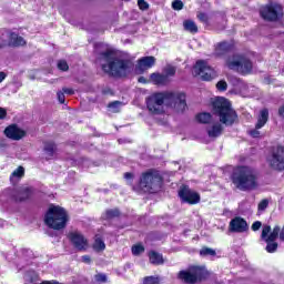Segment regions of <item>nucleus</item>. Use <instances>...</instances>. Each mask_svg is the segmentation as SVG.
Returning a JSON list of instances; mask_svg holds the SVG:
<instances>
[{
  "label": "nucleus",
  "instance_id": "obj_1",
  "mask_svg": "<svg viewBox=\"0 0 284 284\" xmlns=\"http://www.w3.org/2000/svg\"><path fill=\"white\" fill-rule=\"evenodd\" d=\"M100 61H104L101 64V70L109 77L115 79H128V75L134 70V61L130 58L123 59L116 57V50L106 49L99 53Z\"/></svg>",
  "mask_w": 284,
  "mask_h": 284
},
{
  "label": "nucleus",
  "instance_id": "obj_2",
  "mask_svg": "<svg viewBox=\"0 0 284 284\" xmlns=\"http://www.w3.org/2000/svg\"><path fill=\"white\" fill-rule=\"evenodd\" d=\"M184 92L165 91L154 93L153 98L146 100V108L152 114H163L161 105L166 103L170 108H174L178 112L187 110V101Z\"/></svg>",
  "mask_w": 284,
  "mask_h": 284
},
{
  "label": "nucleus",
  "instance_id": "obj_3",
  "mask_svg": "<svg viewBox=\"0 0 284 284\" xmlns=\"http://www.w3.org/2000/svg\"><path fill=\"white\" fill-rule=\"evenodd\" d=\"M164 181L161 171L148 169L141 173L138 185L133 186V190L142 194H159L163 190Z\"/></svg>",
  "mask_w": 284,
  "mask_h": 284
},
{
  "label": "nucleus",
  "instance_id": "obj_4",
  "mask_svg": "<svg viewBox=\"0 0 284 284\" xmlns=\"http://www.w3.org/2000/svg\"><path fill=\"white\" fill-rule=\"evenodd\" d=\"M231 181L241 192H252V190H256L258 186L254 169L245 165L236 166L233 170Z\"/></svg>",
  "mask_w": 284,
  "mask_h": 284
},
{
  "label": "nucleus",
  "instance_id": "obj_5",
  "mask_svg": "<svg viewBox=\"0 0 284 284\" xmlns=\"http://www.w3.org/2000/svg\"><path fill=\"white\" fill-rule=\"evenodd\" d=\"M70 223V213L63 206L50 204L44 213V224L49 230L63 232Z\"/></svg>",
  "mask_w": 284,
  "mask_h": 284
},
{
  "label": "nucleus",
  "instance_id": "obj_6",
  "mask_svg": "<svg viewBox=\"0 0 284 284\" xmlns=\"http://www.w3.org/2000/svg\"><path fill=\"white\" fill-rule=\"evenodd\" d=\"M212 108L213 114H215V116H219L220 122L223 123V125L230 126L239 121V114L232 108V103L229 102L227 99L216 98L212 102Z\"/></svg>",
  "mask_w": 284,
  "mask_h": 284
},
{
  "label": "nucleus",
  "instance_id": "obj_7",
  "mask_svg": "<svg viewBox=\"0 0 284 284\" xmlns=\"http://www.w3.org/2000/svg\"><path fill=\"white\" fill-rule=\"evenodd\" d=\"M210 278V271L203 265H191L178 273V281L184 284L203 283Z\"/></svg>",
  "mask_w": 284,
  "mask_h": 284
},
{
  "label": "nucleus",
  "instance_id": "obj_8",
  "mask_svg": "<svg viewBox=\"0 0 284 284\" xmlns=\"http://www.w3.org/2000/svg\"><path fill=\"white\" fill-rule=\"evenodd\" d=\"M258 14L266 23H284V7L280 2L271 1L263 4Z\"/></svg>",
  "mask_w": 284,
  "mask_h": 284
},
{
  "label": "nucleus",
  "instance_id": "obj_9",
  "mask_svg": "<svg viewBox=\"0 0 284 284\" xmlns=\"http://www.w3.org/2000/svg\"><path fill=\"white\" fill-rule=\"evenodd\" d=\"M235 60L226 61V67L229 70H235L242 77H247V74H252L254 70V63L247 55L245 54H236L234 55Z\"/></svg>",
  "mask_w": 284,
  "mask_h": 284
},
{
  "label": "nucleus",
  "instance_id": "obj_10",
  "mask_svg": "<svg viewBox=\"0 0 284 284\" xmlns=\"http://www.w3.org/2000/svg\"><path fill=\"white\" fill-rule=\"evenodd\" d=\"M178 196L181 203H187V205H199L201 203V194L190 189V185L182 184L178 191Z\"/></svg>",
  "mask_w": 284,
  "mask_h": 284
},
{
  "label": "nucleus",
  "instance_id": "obj_11",
  "mask_svg": "<svg viewBox=\"0 0 284 284\" xmlns=\"http://www.w3.org/2000/svg\"><path fill=\"white\" fill-rule=\"evenodd\" d=\"M267 162L272 170L277 172H283L284 170V146L277 145L273 146L271 150V155L267 158Z\"/></svg>",
  "mask_w": 284,
  "mask_h": 284
},
{
  "label": "nucleus",
  "instance_id": "obj_12",
  "mask_svg": "<svg viewBox=\"0 0 284 284\" xmlns=\"http://www.w3.org/2000/svg\"><path fill=\"white\" fill-rule=\"evenodd\" d=\"M194 70L201 77L202 81H213V79H216L217 77L216 70L207 65V62L204 60H197Z\"/></svg>",
  "mask_w": 284,
  "mask_h": 284
},
{
  "label": "nucleus",
  "instance_id": "obj_13",
  "mask_svg": "<svg viewBox=\"0 0 284 284\" xmlns=\"http://www.w3.org/2000/svg\"><path fill=\"white\" fill-rule=\"evenodd\" d=\"M33 194L34 191L32 190V187L19 186L11 190L10 199L11 201H13V203H26V201H30L32 199Z\"/></svg>",
  "mask_w": 284,
  "mask_h": 284
},
{
  "label": "nucleus",
  "instance_id": "obj_14",
  "mask_svg": "<svg viewBox=\"0 0 284 284\" xmlns=\"http://www.w3.org/2000/svg\"><path fill=\"white\" fill-rule=\"evenodd\" d=\"M67 239H69L70 243L79 252H85V250H88L89 242L83 233L79 231L69 232Z\"/></svg>",
  "mask_w": 284,
  "mask_h": 284
},
{
  "label": "nucleus",
  "instance_id": "obj_15",
  "mask_svg": "<svg viewBox=\"0 0 284 284\" xmlns=\"http://www.w3.org/2000/svg\"><path fill=\"white\" fill-rule=\"evenodd\" d=\"M229 231L233 234H243L250 232V224H247L246 219L235 216L229 223Z\"/></svg>",
  "mask_w": 284,
  "mask_h": 284
},
{
  "label": "nucleus",
  "instance_id": "obj_16",
  "mask_svg": "<svg viewBox=\"0 0 284 284\" xmlns=\"http://www.w3.org/2000/svg\"><path fill=\"white\" fill-rule=\"evenodd\" d=\"M28 133L26 130L19 128V124H10L4 129V136L11 141H21Z\"/></svg>",
  "mask_w": 284,
  "mask_h": 284
},
{
  "label": "nucleus",
  "instance_id": "obj_17",
  "mask_svg": "<svg viewBox=\"0 0 284 284\" xmlns=\"http://www.w3.org/2000/svg\"><path fill=\"white\" fill-rule=\"evenodd\" d=\"M234 50H236V44L234 43V41L227 42V41H221L217 42L214 45V57H225V54H230V52H234Z\"/></svg>",
  "mask_w": 284,
  "mask_h": 284
},
{
  "label": "nucleus",
  "instance_id": "obj_18",
  "mask_svg": "<svg viewBox=\"0 0 284 284\" xmlns=\"http://www.w3.org/2000/svg\"><path fill=\"white\" fill-rule=\"evenodd\" d=\"M278 236H281V226L278 225L274 226L273 231H272V226L270 225L263 226L261 239L265 243L276 242V239H278Z\"/></svg>",
  "mask_w": 284,
  "mask_h": 284
},
{
  "label": "nucleus",
  "instance_id": "obj_19",
  "mask_svg": "<svg viewBox=\"0 0 284 284\" xmlns=\"http://www.w3.org/2000/svg\"><path fill=\"white\" fill-rule=\"evenodd\" d=\"M278 236H281V226L278 225L274 226L273 231H272V226L270 225L263 226L261 239L265 243L276 242V239H278Z\"/></svg>",
  "mask_w": 284,
  "mask_h": 284
},
{
  "label": "nucleus",
  "instance_id": "obj_20",
  "mask_svg": "<svg viewBox=\"0 0 284 284\" xmlns=\"http://www.w3.org/2000/svg\"><path fill=\"white\" fill-rule=\"evenodd\" d=\"M6 32L8 34V43L12 48H23V47L28 45V42L26 41V39H23V37L19 36V33L11 31V30H6Z\"/></svg>",
  "mask_w": 284,
  "mask_h": 284
},
{
  "label": "nucleus",
  "instance_id": "obj_21",
  "mask_svg": "<svg viewBox=\"0 0 284 284\" xmlns=\"http://www.w3.org/2000/svg\"><path fill=\"white\" fill-rule=\"evenodd\" d=\"M156 58H154L153 55L142 57L138 60L136 70H139L140 74H143V72L150 70V68H154Z\"/></svg>",
  "mask_w": 284,
  "mask_h": 284
},
{
  "label": "nucleus",
  "instance_id": "obj_22",
  "mask_svg": "<svg viewBox=\"0 0 284 284\" xmlns=\"http://www.w3.org/2000/svg\"><path fill=\"white\" fill-rule=\"evenodd\" d=\"M150 81L153 85H168V83H170L168 75L159 72L151 73Z\"/></svg>",
  "mask_w": 284,
  "mask_h": 284
},
{
  "label": "nucleus",
  "instance_id": "obj_23",
  "mask_svg": "<svg viewBox=\"0 0 284 284\" xmlns=\"http://www.w3.org/2000/svg\"><path fill=\"white\" fill-rule=\"evenodd\" d=\"M270 121V110L262 109L260 111V115L257 116V122L255 124L256 130H261V128H265V124Z\"/></svg>",
  "mask_w": 284,
  "mask_h": 284
},
{
  "label": "nucleus",
  "instance_id": "obj_24",
  "mask_svg": "<svg viewBox=\"0 0 284 284\" xmlns=\"http://www.w3.org/2000/svg\"><path fill=\"white\" fill-rule=\"evenodd\" d=\"M148 257L151 265H163V263H165V260L163 258V254L154 250L149 251Z\"/></svg>",
  "mask_w": 284,
  "mask_h": 284
},
{
  "label": "nucleus",
  "instance_id": "obj_25",
  "mask_svg": "<svg viewBox=\"0 0 284 284\" xmlns=\"http://www.w3.org/2000/svg\"><path fill=\"white\" fill-rule=\"evenodd\" d=\"M183 28L186 32H190L191 34L199 33V26H196V22H194V20H190V19L184 20Z\"/></svg>",
  "mask_w": 284,
  "mask_h": 284
},
{
  "label": "nucleus",
  "instance_id": "obj_26",
  "mask_svg": "<svg viewBox=\"0 0 284 284\" xmlns=\"http://www.w3.org/2000/svg\"><path fill=\"white\" fill-rule=\"evenodd\" d=\"M92 248L94 252H104L105 251V242L103 241V237H101L99 234L94 236V242L92 244Z\"/></svg>",
  "mask_w": 284,
  "mask_h": 284
},
{
  "label": "nucleus",
  "instance_id": "obj_27",
  "mask_svg": "<svg viewBox=\"0 0 284 284\" xmlns=\"http://www.w3.org/2000/svg\"><path fill=\"white\" fill-rule=\"evenodd\" d=\"M119 217H121V210L119 209H108L103 214L104 221H112V219Z\"/></svg>",
  "mask_w": 284,
  "mask_h": 284
},
{
  "label": "nucleus",
  "instance_id": "obj_28",
  "mask_svg": "<svg viewBox=\"0 0 284 284\" xmlns=\"http://www.w3.org/2000/svg\"><path fill=\"white\" fill-rule=\"evenodd\" d=\"M209 136L216 139L217 136H221L223 134V125L221 124H214L212 126V130L207 131Z\"/></svg>",
  "mask_w": 284,
  "mask_h": 284
},
{
  "label": "nucleus",
  "instance_id": "obj_29",
  "mask_svg": "<svg viewBox=\"0 0 284 284\" xmlns=\"http://www.w3.org/2000/svg\"><path fill=\"white\" fill-rule=\"evenodd\" d=\"M195 119H196L197 123L207 124V123H210V121H212V114L207 113V112L197 113L195 115Z\"/></svg>",
  "mask_w": 284,
  "mask_h": 284
},
{
  "label": "nucleus",
  "instance_id": "obj_30",
  "mask_svg": "<svg viewBox=\"0 0 284 284\" xmlns=\"http://www.w3.org/2000/svg\"><path fill=\"white\" fill-rule=\"evenodd\" d=\"M44 152H47L49 156H54V152H57V144L53 141L44 142Z\"/></svg>",
  "mask_w": 284,
  "mask_h": 284
},
{
  "label": "nucleus",
  "instance_id": "obj_31",
  "mask_svg": "<svg viewBox=\"0 0 284 284\" xmlns=\"http://www.w3.org/2000/svg\"><path fill=\"white\" fill-rule=\"evenodd\" d=\"M26 176V169L23 166H18L10 175V179H23Z\"/></svg>",
  "mask_w": 284,
  "mask_h": 284
},
{
  "label": "nucleus",
  "instance_id": "obj_32",
  "mask_svg": "<svg viewBox=\"0 0 284 284\" xmlns=\"http://www.w3.org/2000/svg\"><path fill=\"white\" fill-rule=\"evenodd\" d=\"M142 284H161V277L156 275H150L143 277Z\"/></svg>",
  "mask_w": 284,
  "mask_h": 284
},
{
  "label": "nucleus",
  "instance_id": "obj_33",
  "mask_svg": "<svg viewBox=\"0 0 284 284\" xmlns=\"http://www.w3.org/2000/svg\"><path fill=\"white\" fill-rule=\"evenodd\" d=\"M200 256L205 257V256H216V251L214 248H210L207 246H203L200 250Z\"/></svg>",
  "mask_w": 284,
  "mask_h": 284
},
{
  "label": "nucleus",
  "instance_id": "obj_34",
  "mask_svg": "<svg viewBox=\"0 0 284 284\" xmlns=\"http://www.w3.org/2000/svg\"><path fill=\"white\" fill-rule=\"evenodd\" d=\"M131 252L133 256H141V254L145 252V246H143V244H134L131 248Z\"/></svg>",
  "mask_w": 284,
  "mask_h": 284
},
{
  "label": "nucleus",
  "instance_id": "obj_35",
  "mask_svg": "<svg viewBox=\"0 0 284 284\" xmlns=\"http://www.w3.org/2000/svg\"><path fill=\"white\" fill-rule=\"evenodd\" d=\"M266 252L268 254H274L278 250V243L277 242H266Z\"/></svg>",
  "mask_w": 284,
  "mask_h": 284
},
{
  "label": "nucleus",
  "instance_id": "obj_36",
  "mask_svg": "<svg viewBox=\"0 0 284 284\" xmlns=\"http://www.w3.org/2000/svg\"><path fill=\"white\" fill-rule=\"evenodd\" d=\"M196 17L201 23H204V26H210V16H207V13L199 12Z\"/></svg>",
  "mask_w": 284,
  "mask_h": 284
},
{
  "label": "nucleus",
  "instance_id": "obj_37",
  "mask_svg": "<svg viewBox=\"0 0 284 284\" xmlns=\"http://www.w3.org/2000/svg\"><path fill=\"white\" fill-rule=\"evenodd\" d=\"M57 68L61 72H68V70H70V65L68 64V61H65V60H59Z\"/></svg>",
  "mask_w": 284,
  "mask_h": 284
},
{
  "label": "nucleus",
  "instance_id": "obj_38",
  "mask_svg": "<svg viewBox=\"0 0 284 284\" xmlns=\"http://www.w3.org/2000/svg\"><path fill=\"white\" fill-rule=\"evenodd\" d=\"M27 276L30 283H37L39 281V274H37V272L34 271H29L27 273Z\"/></svg>",
  "mask_w": 284,
  "mask_h": 284
},
{
  "label": "nucleus",
  "instance_id": "obj_39",
  "mask_svg": "<svg viewBox=\"0 0 284 284\" xmlns=\"http://www.w3.org/2000/svg\"><path fill=\"white\" fill-rule=\"evenodd\" d=\"M268 205H270V201H268L267 199H264V200H262V201L258 203L257 210H258L260 212H265V210H267Z\"/></svg>",
  "mask_w": 284,
  "mask_h": 284
},
{
  "label": "nucleus",
  "instance_id": "obj_40",
  "mask_svg": "<svg viewBox=\"0 0 284 284\" xmlns=\"http://www.w3.org/2000/svg\"><path fill=\"white\" fill-rule=\"evenodd\" d=\"M216 88H217L219 92H225V90H227V82L225 80H220L216 83Z\"/></svg>",
  "mask_w": 284,
  "mask_h": 284
},
{
  "label": "nucleus",
  "instance_id": "obj_41",
  "mask_svg": "<svg viewBox=\"0 0 284 284\" xmlns=\"http://www.w3.org/2000/svg\"><path fill=\"white\" fill-rule=\"evenodd\" d=\"M173 10H183V1L181 0H174L172 2Z\"/></svg>",
  "mask_w": 284,
  "mask_h": 284
},
{
  "label": "nucleus",
  "instance_id": "obj_42",
  "mask_svg": "<svg viewBox=\"0 0 284 284\" xmlns=\"http://www.w3.org/2000/svg\"><path fill=\"white\" fill-rule=\"evenodd\" d=\"M95 280L98 281V283H108V276L103 273L97 274Z\"/></svg>",
  "mask_w": 284,
  "mask_h": 284
},
{
  "label": "nucleus",
  "instance_id": "obj_43",
  "mask_svg": "<svg viewBox=\"0 0 284 284\" xmlns=\"http://www.w3.org/2000/svg\"><path fill=\"white\" fill-rule=\"evenodd\" d=\"M138 6L140 10H149L150 4L145 0H138Z\"/></svg>",
  "mask_w": 284,
  "mask_h": 284
},
{
  "label": "nucleus",
  "instance_id": "obj_44",
  "mask_svg": "<svg viewBox=\"0 0 284 284\" xmlns=\"http://www.w3.org/2000/svg\"><path fill=\"white\" fill-rule=\"evenodd\" d=\"M176 74V68L174 67H169L165 70L164 77H174Z\"/></svg>",
  "mask_w": 284,
  "mask_h": 284
},
{
  "label": "nucleus",
  "instance_id": "obj_45",
  "mask_svg": "<svg viewBox=\"0 0 284 284\" xmlns=\"http://www.w3.org/2000/svg\"><path fill=\"white\" fill-rule=\"evenodd\" d=\"M250 136H252V139H260L261 138V131H258V129H253L248 132Z\"/></svg>",
  "mask_w": 284,
  "mask_h": 284
},
{
  "label": "nucleus",
  "instance_id": "obj_46",
  "mask_svg": "<svg viewBox=\"0 0 284 284\" xmlns=\"http://www.w3.org/2000/svg\"><path fill=\"white\" fill-rule=\"evenodd\" d=\"M263 226V223L261 221H255L252 226L251 230L253 232H258V230H261V227Z\"/></svg>",
  "mask_w": 284,
  "mask_h": 284
},
{
  "label": "nucleus",
  "instance_id": "obj_47",
  "mask_svg": "<svg viewBox=\"0 0 284 284\" xmlns=\"http://www.w3.org/2000/svg\"><path fill=\"white\" fill-rule=\"evenodd\" d=\"M57 97H58L59 103L61 104L65 103V93L63 91H58Z\"/></svg>",
  "mask_w": 284,
  "mask_h": 284
},
{
  "label": "nucleus",
  "instance_id": "obj_48",
  "mask_svg": "<svg viewBox=\"0 0 284 284\" xmlns=\"http://www.w3.org/2000/svg\"><path fill=\"white\" fill-rule=\"evenodd\" d=\"M119 105H121V101H113L108 104V108H111L112 110H119Z\"/></svg>",
  "mask_w": 284,
  "mask_h": 284
},
{
  "label": "nucleus",
  "instance_id": "obj_49",
  "mask_svg": "<svg viewBox=\"0 0 284 284\" xmlns=\"http://www.w3.org/2000/svg\"><path fill=\"white\" fill-rule=\"evenodd\" d=\"M82 263H85L87 265H90V263H92V257H90V255H83L82 256Z\"/></svg>",
  "mask_w": 284,
  "mask_h": 284
},
{
  "label": "nucleus",
  "instance_id": "obj_50",
  "mask_svg": "<svg viewBox=\"0 0 284 284\" xmlns=\"http://www.w3.org/2000/svg\"><path fill=\"white\" fill-rule=\"evenodd\" d=\"M62 92L64 94H69L70 97H72V94H74V89H70V88H63Z\"/></svg>",
  "mask_w": 284,
  "mask_h": 284
},
{
  "label": "nucleus",
  "instance_id": "obj_51",
  "mask_svg": "<svg viewBox=\"0 0 284 284\" xmlns=\"http://www.w3.org/2000/svg\"><path fill=\"white\" fill-rule=\"evenodd\" d=\"M8 116V111L3 108H0V120H3Z\"/></svg>",
  "mask_w": 284,
  "mask_h": 284
},
{
  "label": "nucleus",
  "instance_id": "obj_52",
  "mask_svg": "<svg viewBox=\"0 0 284 284\" xmlns=\"http://www.w3.org/2000/svg\"><path fill=\"white\" fill-rule=\"evenodd\" d=\"M9 45L8 40L0 38V50Z\"/></svg>",
  "mask_w": 284,
  "mask_h": 284
},
{
  "label": "nucleus",
  "instance_id": "obj_53",
  "mask_svg": "<svg viewBox=\"0 0 284 284\" xmlns=\"http://www.w3.org/2000/svg\"><path fill=\"white\" fill-rule=\"evenodd\" d=\"M124 179H126V181H132V179H134V173L132 172L124 173Z\"/></svg>",
  "mask_w": 284,
  "mask_h": 284
},
{
  "label": "nucleus",
  "instance_id": "obj_54",
  "mask_svg": "<svg viewBox=\"0 0 284 284\" xmlns=\"http://www.w3.org/2000/svg\"><path fill=\"white\" fill-rule=\"evenodd\" d=\"M138 83H143L144 85L150 83V80L145 79V77L138 78Z\"/></svg>",
  "mask_w": 284,
  "mask_h": 284
},
{
  "label": "nucleus",
  "instance_id": "obj_55",
  "mask_svg": "<svg viewBox=\"0 0 284 284\" xmlns=\"http://www.w3.org/2000/svg\"><path fill=\"white\" fill-rule=\"evenodd\" d=\"M7 78H8V73L0 71V83H3V81H6Z\"/></svg>",
  "mask_w": 284,
  "mask_h": 284
},
{
  "label": "nucleus",
  "instance_id": "obj_56",
  "mask_svg": "<svg viewBox=\"0 0 284 284\" xmlns=\"http://www.w3.org/2000/svg\"><path fill=\"white\" fill-rule=\"evenodd\" d=\"M124 1H130V0H124Z\"/></svg>",
  "mask_w": 284,
  "mask_h": 284
}]
</instances>
